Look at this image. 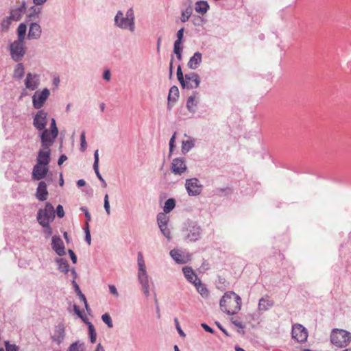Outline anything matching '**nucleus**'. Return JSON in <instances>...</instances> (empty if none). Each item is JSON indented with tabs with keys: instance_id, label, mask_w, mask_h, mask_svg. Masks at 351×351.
<instances>
[{
	"instance_id": "nucleus-1",
	"label": "nucleus",
	"mask_w": 351,
	"mask_h": 351,
	"mask_svg": "<svg viewBox=\"0 0 351 351\" xmlns=\"http://www.w3.org/2000/svg\"><path fill=\"white\" fill-rule=\"evenodd\" d=\"M219 306L223 313L234 315L241 309V298L234 291H227L221 298Z\"/></svg>"
},
{
	"instance_id": "nucleus-2",
	"label": "nucleus",
	"mask_w": 351,
	"mask_h": 351,
	"mask_svg": "<svg viewBox=\"0 0 351 351\" xmlns=\"http://www.w3.org/2000/svg\"><path fill=\"white\" fill-rule=\"evenodd\" d=\"M114 25L121 29H128L133 32L135 29L134 17L132 9H129L126 16H123V12L119 10L114 17Z\"/></svg>"
},
{
	"instance_id": "nucleus-3",
	"label": "nucleus",
	"mask_w": 351,
	"mask_h": 351,
	"mask_svg": "<svg viewBox=\"0 0 351 351\" xmlns=\"http://www.w3.org/2000/svg\"><path fill=\"white\" fill-rule=\"evenodd\" d=\"M351 341V334L343 329H334L330 335L331 343L338 348L347 346Z\"/></svg>"
},
{
	"instance_id": "nucleus-4",
	"label": "nucleus",
	"mask_w": 351,
	"mask_h": 351,
	"mask_svg": "<svg viewBox=\"0 0 351 351\" xmlns=\"http://www.w3.org/2000/svg\"><path fill=\"white\" fill-rule=\"evenodd\" d=\"M9 51L13 61L16 62L21 61L27 51L25 42L19 40L13 41L9 45Z\"/></svg>"
},
{
	"instance_id": "nucleus-5",
	"label": "nucleus",
	"mask_w": 351,
	"mask_h": 351,
	"mask_svg": "<svg viewBox=\"0 0 351 351\" xmlns=\"http://www.w3.org/2000/svg\"><path fill=\"white\" fill-rule=\"evenodd\" d=\"M53 143L40 140L41 149L38 152L36 164L48 166L51 160V147Z\"/></svg>"
},
{
	"instance_id": "nucleus-6",
	"label": "nucleus",
	"mask_w": 351,
	"mask_h": 351,
	"mask_svg": "<svg viewBox=\"0 0 351 351\" xmlns=\"http://www.w3.org/2000/svg\"><path fill=\"white\" fill-rule=\"evenodd\" d=\"M55 219V210L50 202H46L44 208H40L37 213L38 223L52 222Z\"/></svg>"
},
{
	"instance_id": "nucleus-7",
	"label": "nucleus",
	"mask_w": 351,
	"mask_h": 351,
	"mask_svg": "<svg viewBox=\"0 0 351 351\" xmlns=\"http://www.w3.org/2000/svg\"><path fill=\"white\" fill-rule=\"evenodd\" d=\"M58 133L59 131L56 125V121L54 118H52L51 120L49 130L46 128L43 132H40L39 137L40 140L54 143L56 138L58 136Z\"/></svg>"
},
{
	"instance_id": "nucleus-8",
	"label": "nucleus",
	"mask_w": 351,
	"mask_h": 351,
	"mask_svg": "<svg viewBox=\"0 0 351 351\" xmlns=\"http://www.w3.org/2000/svg\"><path fill=\"white\" fill-rule=\"evenodd\" d=\"M137 262L138 267V280L139 283L141 285V287L149 285V276L146 271L143 254L141 252L138 253Z\"/></svg>"
},
{
	"instance_id": "nucleus-9",
	"label": "nucleus",
	"mask_w": 351,
	"mask_h": 351,
	"mask_svg": "<svg viewBox=\"0 0 351 351\" xmlns=\"http://www.w3.org/2000/svg\"><path fill=\"white\" fill-rule=\"evenodd\" d=\"M185 187L189 196H197L201 194L203 189V185L196 178L186 179Z\"/></svg>"
},
{
	"instance_id": "nucleus-10",
	"label": "nucleus",
	"mask_w": 351,
	"mask_h": 351,
	"mask_svg": "<svg viewBox=\"0 0 351 351\" xmlns=\"http://www.w3.org/2000/svg\"><path fill=\"white\" fill-rule=\"evenodd\" d=\"M50 95V90L45 88L42 91H36L32 96V104L35 109H40Z\"/></svg>"
},
{
	"instance_id": "nucleus-11",
	"label": "nucleus",
	"mask_w": 351,
	"mask_h": 351,
	"mask_svg": "<svg viewBox=\"0 0 351 351\" xmlns=\"http://www.w3.org/2000/svg\"><path fill=\"white\" fill-rule=\"evenodd\" d=\"M291 337L298 343H304L308 338L307 329L300 324H293L292 326Z\"/></svg>"
},
{
	"instance_id": "nucleus-12",
	"label": "nucleus",
	"mask_w": 351,
	"mask_h": 351,
	"mask_svg": "<svg viewBox=\"0 0 351 351\" xmlns=\"http://www.w3.org/2000/svg\"><path fill=\"white\" fill-rule=\"evenodd\" d=\"M47 125V112L44 110H39L35 114L33 119L34 127L40 131L43 132L46 130Z\"/></svg>"
},
{
	"instance_id": "nucleus-13",
	"label": "nucleus",
	"mask_w": 351,
	"mask_h": 351,
	"mask_svg": "<svg viewBox=\"0 0 351 351\" xmlns=\"http://www.w3.org/2000/svg\"><path fill=\"white\" fill-rule=\"evenodd\" d=\"M51 248L59 256L66 254V249L62 239L60 236L54 235L51 237Z\"/></svg>"
},
{
	"instance_id": "nucleus-14",
	"label": "nucleus",
	"mask_w": 351,
	"mask_h": 351,
	"mask_svg": "<svg viewBox=\"0 0 351 351\" xmlns=\"http://www.w3.org/2000/svg\"><path fill=\"white\" fill-rule=\"evenodd\" d=\"M187 231L189 232L186 237L191 241L195 242L200 238L202 230L199 225L195 222L191 221L188 224Z\"/></svg>"
},
{
	"instance_id": "nucleus-15",
	"label": "nucleus",
	"mask_w": 351,
	"mask_h": 351,
	"mask_svg": "<svg viewBox=\"0 0 351 351\" xmlns=\"http://www.w3.org/2000/svg\"><path fill=\"white\" fill-rule=\"evenodd\" d=\"M24 82L27 89L35 90L40 85V75L37 73H28Z\"/></svg>"
},
{
	"instance_id": "nucleus-16",
	"label": "nucleus",
	"mask_w": 351,
	"mask_h": 351,
	"mask_svg": "<svg viewBox=\"0 0 351 351\" xmlns=\"http://www.w3.org/2000/svg\"><path fill=\"white\" fill-rule=\"evenodd\" d=\"M185 160L182 157L176 158L171 162V171L175 175H182L186 171Z\"/></svg>"
},
{
	"instance_id": "nucleus-17",
	"label": "nucleus",
	"mask_w": 351,
	"mask_h": 351,
	"mask_svg": "<svg viewBox=\"0 0 351 351\" xmlns=\"http://www.w3.org/2000/svg\"><path fill=\"white\" fill-rule=\"evenodd\" d=\"M200 78L198 74L190 73L185 74L184 88L193 89L199 86Z\"/></svg>"
},
{
	"instance_id": "nucleus-18",
	"label": "nucleus",
	"mask_w": 351,
	"mask_h": 351,
	"mask_svg": "<svg viewBox=\"0 0 351 351\" xmlns=\"http://www.w3.org/2000/svg\"><path fill=\"white\" fill-rule=\"evenodd\" d=\"M65 335L64 325L62 323H60L55 326L54 333L51 336V340L57 345H60L64 340Z\"/></svg>"
},
{
	"instance_id": "nucleus-19",
	"label": "nucleus",
	"mask_w": 351,
	"mask_h": 351,
	"mask_svg": "<svg viewBox=\"0 0 351 351\" xmlns=\"http://www.w3.org/2000/svg\"><path fill=\"white\" fill-rule=\"evenodd\" d=\"M48 171V166L36 164L33 167L32 178L34 180H41L46 177Z\"/></svg>"
},
{
	"instance_id": "nucleus-20",
	"label": "nucleus",
	"mask_w": 351,
	"mask_h": 351,
	"mask_svg": "<svg viewBox=\"0 0 351 351\" xmlns=\"http://www.w3.org/2000/svg\"><path fill=\"white\" fill-rule=\"evenodd\" d=\"M42 29L38 23H31L29 25L27 38L29 40H37L40 38Z\"/></svg>"
},
{
	"instance_id": "nucleus-21",
	"label": "nucleus",
	"mask_w": 351,
	"mask_h": 351,
	"mask_svg": "<svg viewBox=\"0 0 351 351\" xmlns=\"http://www.w3.org/2000/svg\"><path fill=\"white\" fill-rule=\"evenodd\" d=\"M25 10H26V3L25 1H23L20 6H19L16 8H12L10 10V14L9 16L14 21H20L23 14L25 13Z\"/></svg>"
},
{
	"instance_id": "nucleus-22",
	"label": "nucleus",
	"mask_w": 351,
	"mask_h": 351,
	"mask_svg": "<svg viewBox=\"0 0 351 351\" xmlns=\"http://www.w3.org/2000/svg\"><path fill=\"white\" fill-rule=\"evenodd\" d=\"M48 196V191L47 184L44 181H40L38 183L36 189V197L40 201H45Z\"/></svg>"
},
{
	"instance_id": "nucleus-23",
	"label": "nucleus",
	"mask_w": 351,
	"mask_h": 351,
	"mask_svg": "<svg viewBox=\"0 0 351 351\" xmlns=\"http://www.w3.org/2000/svg\"><path fill=\"white\" fill-rule=\"evenodd\" d=\"M179 97V89L176 86L171 87L168 95L167 108L170 110Z\"/></svg>"
},
{
	"instance_id": "nucleus-24",
	"label": "nucleus",
	"mask_w": 351,
	"mask_h": 351,
	"mask_svg": "<svg viewBox=\"0 0 351 351\" xmlns=\"http://www.w3.org/2000/svg\"><path fill=\"white\" fill-rule=\"evenodd\" d=\"M182 271L187 280L193 285H195L198 280H200L191 267H184Z\"/></svg>"
},
{
	"instance_id": "nucleus-25",
	"label": "nucleus",
	"mask_w": 351,
	"mask_h": 351,
	"mask_svg": "<svg viewBox=\"0 0 351 351\" xmlns=\"http://www.w3.org/2000/svg\"><path fill=\"white\" fill-rule=\"evenodd\" d=\"M202 55L200 52L197 51L194 55L190 58L187 63V66L191 69H196L202 62Z\"/></svg>"
},
{
	"instance_id": "nucleus-26",
	"label": "nucleus",
	"mask_w": 351,
	"mask_h": 351,
	"mask_svg": "<svg viewBox=\"0 0 351 351\" xmlns=\"http://www.w3.org/2000/svg\"><path fill=\"white\" fill-rule=\"evenodd\" d=\"M170 256L171 258L179 264H184L187 262L188 259L186 258L179 250L173 249L170 251Z\"/></svg>"
},
{
	"instance_id": "nucleus-27",
	"label": "nucleus",
	"mask_w": 351,
	"mask_h": 351,
	"mask_svg": "<svg viewBox=\"0 0 351 351\" xmlns=\"http://www.w3.org/2000/svg\"><path fill=\"white\" fill-rule=\"evenodd\" d=\"M55 263L58 265V269L64 274L69 271V265L68 261L63 258H56Z\"/></svg>"
},
{
	"instance_id": "nucleus-28",
	"label": "nucleus",
	"mask_w": 351,
	"mask_h": 351,
	"mask_svg": "<svg viewBox=\"0 0 351 351\" xmlns=\"http://www.w3.org/2000/svg\"><path fill=\"white\" fill-rule=\"evenodd\" d=\"M209 8V4L206 1H198L195 5V10L202 14H206Z\"/></svg>"
},
{
	"instance_id": "nucleus-29",
	"label": "nucleus",
	"mask_w": 351,
	"mask_h": 351,
	"mask_svg": "<svg viewBox=\"0 0 351 351\" xmlns=\"http://www.w3.org/2000/svg\"><path fill=\"white\" fill-rule=\"evenodd\" d=\"M24 65L23 63L19 62L14 68L12 77L14 79L21 80L24 77Z\"/></svg>"
},
{
	"instance_id": "nucleus-30",
	"label": "nucleus",
	"mask_w": 351,
	"mask_h": 351,
	"mask_svg": "<svg viewBox=\"0 0 351 351\" xmlns=\"http://www.w3.org/2000/svg\"><path fill=\"white\" fill-rule=\"evenodd\" d=\"M197 92H193V95L189 97L186 101V108L190 112L194 113L195 112V107L197 105V101H195Z\"/></svg>"
},
{
	"instance_id": "nucleus-31",
	"label": "nucleus",
	"mask_w": 351,
	"mask_h": 351,
	"mask_svg": "<svg viewBox=\"0 0 351 351\" xmlns=\"http://www.w3.org/2000/svg\"><path fill=\"white\" fill-rule=\"evenodd\" d=\"M27 32V25L25 23H22L18 26L16 33L17 39L16 40L25 42V36Z\"/></svg>"
},
{
	"instance_id": "nucleus-32",
	"label": "nucleus",
	"mask_w": 351,
	"mask_h": 351,
	"mask_svg": "<svg viewBox=\"0 0 351 351\" xmlns=\"http://www.w3.org/2000/svg\"><path fill=\"white\" fill-rule=\"evenodd\" d=\"M66 351H86L85 343L81 341H75L73 342Z\"/></svg>"
},
{
	"instance_id": "nucleus-33",
	"label": "nucleus",
	"mask_w": 351,
	"mask_h": 351,
	"mask_svg": "<svg viewBox=\"0 0 351 351\" xmlns=\"http://www.w3.org/2000/svg\"><path fill=\"white\" fill-rule=\"evenodd\" d=\"M195 287L197 292L203 297L208 298L209 293L208 289L203 285L201 282V280H198L197 282L195 283Z\"/></svg>"
},
{
	"instance_id": "nucleus-34",
	"label": "nucleus",
	"mask_w": 351,
	"mask_h": 351,
	"mask_svg": "<svg viewBox=\"0 0 351 351\" xmlns=\"http://www.w3.org/2000/svg\"><path fill=\"white\" fill-rule=\"evenodd\" d=\"M88 326V336L90 339V341L91 343H94L97 339V333L95 329L93 324L89 322L88 320L86 322H84Z\"/></svg>"
},
{
	"instance_id": "nucleus-35",
	"label": "nucleus",
	"mask_w": 351,
	"mask_h": 351,
	"mask_svg": "<svg viewBox=\"0 0 351 351\" xmlns=\"http://www.w3.org/2000/svg\"><path fill=\"white\" fill-rule=\"evenodd\" d=\"M195 146V140L190 139L187 141H183L182 142L181 151L182 154H186Z\"/></svg>"
},
{
	"instance_id": "nucleus-36",
	"label": "nucleus",
	"mask_w": 351,
	"mask_h": 351,
	"mask_svg": "<svg viewBox=\"0 0 351 351\" xmlns=\"http://www.w3.org/2000/svg\"><path fill=\"white\" fill-rule=\"evenodd\" d=\"M51 222L43 221V223H39V224L43 227V233L45 234V239L49 238L52 233V228L50 226Z\"/></svg>"
},
{
	"instance_id": "nucleus-37",
	"label": "nucleus",
	"mask_w": 351,
	"mask_h": 351,
	"mask_svg": "<svg viewBox=\"0 0 351 351\" xmlns=\"http://www.w3.org/2000/svg\"><path fill=\"white\" fill-rule=\"evenodd\" d=\"M176 206V200L173 198H169L166 200L163 210L165 213H170Z\"/></svg>"
},
{
	"instance_id": "nucleus-38",
	"label": "nucleus",
	"mask_w": 351,
	"mask_h": 351,
	"mask_svg": "<svg viewBox=\"0 0 351 351\" xmlns=\"http://www.w3.org/2000/svg\"><path fill=\"white\" fill-rule=\"evenodd\" d=\"M167 213H160L157 215V222L158 224V226L163 227L164 226H167V223L169 221V217L166 215Z\"/></svg>"
},
{
	"instance_id": "nucleus-39",
	"label": "nucleus",
	"mask_w": 351,
	"mask_h": 351,
	"mask_svg": "<svg viewBox=\"0 0 351 351\" xmlns=\"http://www.w3.org/2000/svg\"><path fill=\"white\" fill-rule=\"evenodd\" d=\"M273 306V302L264 298H261L258 302V309L260 311H267Z\"/></svg>"
},
{
	"instance_id": "nucleus-40",
	"label": "nucleus",
	"mask_w": 351,
	"mask_h": 351,
	"mask_svg": "<svg viewBox=\"0 0 351 351\" xmlns=\"http://www.w3.org/2000/svg\"><path fill=\"white\" fill-rule=\"evenodd\" d=\"M192 15V7L189 5L185 10L181 13L180 21L182 23L186 22Z\"/></svg>"
},
{
	"instance_id": "nucleus-41",
	"label": "nucleus",
	"mask_w": 351,
	"mask_h": 351,
	"mask_svg": "<svg viewBox=\"0 0 351 351\" xmlns=\"http://www.w3.org/2000/svg\"><path fill=\"white\" fill-rule=\"evenodd\" d=\"M12 21H14L12 20V19L8 16L4 18L1 23V29L2 32H7Z\"/></svg>"
},
{
	"instance_id": "nucleus-42",
	"label": "nucleus",
	"mask_w": 351,
	"mask_h": 351,
	"mask_svg": "<svg viewBox=\"0 0 351 351\" xmlns=\"http://www.w3.org/2000/svg\"><path fill=\"white\" fill-rule=\"evenodd\" d=\"M72 285L76 294L79 296L80 300L82 301L84 299H86L85 295L81 291L80 288L75 280H72Z\"/></svg>"
},
{
	"instance_id": "nucleus-43",
	"label": "nucleus",
	"mask_w": 351,
	"mask_h": 351,
	"mask_svg": "<svg viewBox=\"0 0 351 351\" xmlns=\"http://www.w3.org/2000/svg\"><path fill=\"white\" fill-rule=\"evenodd\" d=\"M177 78H178V80L180 82L182 88H184L185 75L184 76V75H183L180 65H178V66L177 68Z\"/></svg>"
},
{
	"instance_id": "nucleus-44",
	"label": "nucleus",
	"mask_w": 351,
	"mask_h": 351,
	"mask_svg": "<svg viewBox=\"0 0 351 351\" xmlns=\"http://www.w3.org/2000/svg\"><path fill=\"white\" fill-rule=\"evenodd\" d=\"M101 320L108 326V328L113 327L112 318L109 313H106L101 315Z\"/></svg>"
},
{
	"instance_id": "nucleus-45",
	"label": "nucleus",
	"mask_w": 351,
	"mask_h": 351,
	"mask_svg": "<svg viewBox=\"0 0 351 351\" xmlns=\"http://www.w3.org/2000/svg\"><path fill=\"white\" fill-rule=\"evenodd\" d=\"M191 22L195 26H202L204 23L205 21L202 16L195 15L193 16Z\"/></svg>"
},
{
	"instance_id": "nucleus-46",
	"label": "nucleus",
	"mask_w": 351,
	"mask_h": 351,
	"mask_svg": "<svg viewBox=\"0 0 351 351\" xmlns=\"http://www.w3.org/2000/svg\"><path fill=\"white\" fill-rule=\"evenodd\" d=\"M73 311L77 315V316L81 318V319L84 322H86V321H88V319H87V317H86V315H84L83 314V313L80 311L79 306L76 304H74L73 305Z\"/></svg>"
},
{
	"instance_id": "nucleus-47",
	"label": "nucleus",
	"mask_w": 351,
	"mask_h": 351,
	"mask_svg": "<svg viewBox=\"0 0 351 351\" xmlns=\"http://www.w3.org/2000/svg\"><path fill=\"white\" fill-rule=\"evenodd\" d=\"M231 322L237 327H238L239 328H241V330H239L238 332L241 334V335H244L245 334V332L244 330H243L244 328H245V325L243 324L238 319H236L234 318H231L230 319Z\"/></svg>"
},
{
	"instance_id": "nucleus-48",
	"label": "nucleus",
	"mask_w": 351,
	"mask_h": 351,
	"mask_svg": "<svg viewBox=\"0 0 351 351\" xmlns=\"http://www.w3.org/2000/svg\"><path fill=\"white\" fill-rule=\"evenodd\" d=\"M5 351H19V347L16 344L10 343L9 341H4Z\"/></svg>"
},
{
	"instance_id": "nucleus-49",
	"label": "nucleus",
	"mask_w": 351,
	"mask_h": 351,
	"mask_svg": "<svg viewBox=\"0 0 351 351\" xmlns=\"http://www.w3.org/2000/svg\"><path fill=\"white\" fill-rule=\"evenodd\" d=\"M80 141H81V143H80V150L82 152H84L86 149V147H87V143H86V136H85V132L84 131H83L81 133Z\"/></svg>"
},
{
	"instance_id": "nucleus-50",
	"label": "nucleus",
	"mask_w": 351,
	"mask_h": 351,
	"mask_svg": "<svg viewBox=\"0 0 351 351\" xmlns=\"http://www.w3.org/2000/svg\"><path fill=\"white\" fill-rule=\"evenodd\" d=\"M104 209H105L107 215H110V203H109V197H108V194H106L104 196Z\"/></svg>"
},
{
	"instance_id": "nucleus-51",
	"label": "nucleus",
	"mask_w": 351,
	"mask_h": 351,
	"mask_svg": "<svg viewBox=\"0 0 351 351\" xmlns=\"http://www.w3.org/2000/svg\"><path fill=\"white\" fill-rule=\"evenodd\" d=\"M161 232L162 234L168 239H171V232L169 229L167 228V226H164L163 227L160 226L159 227Z\"/></svg>"
},
{
	"instance_id": "nucleus-52",
	"label": "nucleus",
	"mask_w": 351,
	"mask_h": 351,
	"mask_svg": "<svg viewBox=\"0 0 351 351\" xmlns=\"http://www.w3.org/2000/svg\"><path fill=\"white\" fill-rule=\"evenodd\" d=\"M55 213H56L58 218H62L64 216V211L63 206L60 204L58 205L56 209L55 210Z\"/></svg>"
},
{
	"instance_id": "nucleus-53",
	"label": "nucleus",
	"mask_w": 351,
	"mask_h": 351,
	"mask_svg": "<svg viewBox=\"0 0 351 351\" xmlns=\"http://www.w3.org/2000/svg\"><path fill=\"white\" fill-rule=\"evenodd\" d=\"M183 42L182 41H175L173 44V53L177 52H182V44Z\"/></svg>"
},
{
	"instance_id": "nucleus-54",
	"label": "nucleus",
	"mask_w": 351,
	"mask_h": 351,
	"mask_svg": "<svg viewBox=\"0 0 351 351\" xmlns=\"http://www.w3.org/2000/svg\"><path fill=\"white\" fill-rule=\"evenodd\" d=\"M176 132L172 135L171 138L169 141V154H171L174 147H175V139H176Z\"/></svg>"
},
{
	"instance_id": "nucleus-55",
	"label": "nucleus",
	"mask_w": 351,
	"mask_h": 351,
	"mask_svg": "<svg viewBox=\"0 0 351 351\" xmlns=\"http://www.w3.org/2000/svg\"><path fill=\"white\" fill-rule=\"evenodd\" d=\"M93 169H94V171L95 172V174H96L97 177L101 182L102 186L106 188L107 186V184H106V181L104 180V179L103 178V177L101 176V175L100 174L99 168Z\"/></svg>"
},
{
	"instance_id": "nucleus-56",
	"label": "nucleus",
	"mask_w": 351,
	"mask_h": 351,
	"mask_svg": "<svg viewBox=\"0 0 351 351\" xmlns=\"http://www.w3.org/2000/svg\"><path fill=\"white\" fill-rule=\"evenodd\" d=\"M99 152L98 150H95L94 153V163H93V169L99 168Z\"/></svg>"
},
{
	"instance_id": "nucleus-57",
	"label": "nucleus",
	"mask_w": 351,
	"mask_h": 351,
	"mask_svg": "<svg viewBox=\"0 0 351 351\" xmlns=\"http://www.w3.org/2000/svg\"><path fill=\"white\" fill-rule=\"evenodd\" d=\"M174 322L176 324V329H177L178 333L180 334V335L182 337H185L186 335L184 332V331L182 330V328L180 326V324H179L178 319L177 317L174 318Z\"/></svg>"
},
{
	"instance_id": "nucleus-58",
	"label": "nucleus",
	"mask_w": 351,
	"mask_h": 351,
	"mask_svg": "<svg viewBox=\"0 0 351 351\" xmlns=\"http://www.w3.org/2000/svg\"><path fill=\"white\" fill-rule=\"evenodd\" d=\"M80 210L84 213L86 221H91V215H90L88 208L86 207H85V206H82L80 208Z\"/></svg>"
},
{
	"instance_id": "nucleus-59",
	"label": "nucleus",
	"mask_w": 351,
	"mask_h": 351,
	"mask_svg": "<svg viewBox=\"0 0 351 351\" xmlns=\"http://www.w3.org/2000/svg\"><path fill=\"white\" fill-rule=\"evenodd\" d=\"M68 254H69V256L71 258V260L72 263L73 264L77 263V256L75 254V252L72 250L69 249L68 250Z\"/></svg>"
},
{
	"instance_id": "nucleus-60",
	"label": "nucleus",
	"mask_w": 351,
	"mask_h": 351,
	"mask_svg": "<svg viewBox=\"0 0 351 351\" xmlns=\"http://www.w3.org/2000/svg\"><path fill=\"white\" fill-rule=\"evenodd\" d=\"M184 27H182L180 28L178 32H177V39L176 40V41H182L183 42V37H184Z\"/></svg>"
},
{
	"instance_id": "nucleus-61",
	"label": "nucleus",
	"mask_w": 351,
	"mask_h": 351,
	"mask_svg": "<svg viewBox=\"0 0 351 351\" xmlns=\"http://www.w3.org/2000/svg\"><path fill=\"white\" fill-rule=\"evenodd\" d=\"M85 232V241L90 245L91 244V235L89 229H86Z\"/></svg>"
},
{
	"instance_id": "nucleus-62",
	"label": "nucleus",
	"mask_w": 351,
	"mask_h": 351,
	"mask_svg": "<svg viewBox=\"0 0 351 351\" xmlns=\"http://www.w3.org/2000/svg\"><path fill=\"white\" fill-rule=\"evenodd\" d=\"M201 326L204 329L205 331L212 333V334L215 333V330L212 328H210L208 324H206V323L201 324Z\"/></svg>"
},
{
	"instance_id": "nucleus-63",
	"label": "nucleus",
	"mask_w": 351,
	"mask_h": 351,
	"mask_svg": "<svg viewBox=\"0 0 351 351\" xmlns=\"http://www.w3.org/2000/svg\"><path fill=\"white\" fill-rule=\"evenodd\" d=\"M109 291L110 293L115 295L116 297L119 296V293L117 291V289L116 287L113 285H109Z\"/></svg>"
},
{
	"instance_id": "nucleus-64",
	"label": "nucleus",
	"mask_w": 351,
	"mask_h": 351,
	"mask_svg": "<svg viewBox=\"0 0 351 351\" xmlns=\"http://www.w3.org/2000/svg\"><path fill=\"white\" fill-rule=\"evenodd\" d=\"M215 324L217 325V326L218 327V328L219 330H221L224 334L227 337H230V334L228 332V331L222 326V325L218 322H215Z\"/></svg>"
}]
</instances>
